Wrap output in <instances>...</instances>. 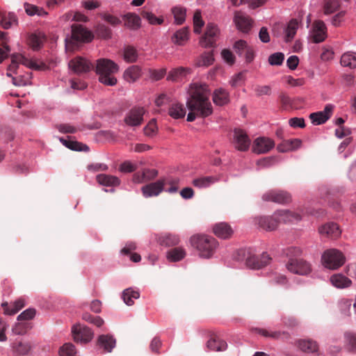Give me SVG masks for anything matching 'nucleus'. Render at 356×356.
I'll return each instance as SVG.
<instances>
[{"instance_id": "72a5a7b5", "label": "nucleus", "mask_w": 356, "mask_h": 356, "mask_svg": "<svg viewBox=\"0 0 356 356\" xmlns=\"http://www.w3.org/2000/svg\"><path fill=\"white\" fill-rule=\"evenodd\" d=\"M188 28L184 27L176 31L172 36V42L177 45H184L188 40Z\"/></svg>"}, {"instance_id": "3c124183", "label": "nucleus", "mask_w": 356, "mask_h": 356, "mask_svg": "<svg viewBox=\"0 0 356 356\" xmlns=\"http://www.w3.org/2000/svg\"><path fill=\"white\" fill-rule=\"evenodd\" d=\"M160 180H163L164 182V187L166 185H170V187L168 188H165V191L168 193H175L178 191V184H179V179H172L169 177H164L160 179Z\"/></svg>"}, {"instance_id": "338daca9", "label": "nucleus", "mask_w": 356, "mask_h": 356, "mask_svg": "<svg viewBox=\"0 0 356 356\" xmlns=\"http://www.w3.org/2000/svg\"><path fill=\"white\" fill-rule=\"evenodd\" d=\"M289 125L293 128H303L305 126V120L302 118H293L289 120Z\"/></svg>"}, {"instance_id": "864d4df0", "label": "nucleus", "mask_w": 356, "mask_h": 356, "mask_svg": "<svg viewBox=\"0 0 356 356\" xmlns=\"http://www.w3.org/2000/svg\"><path fill=\"white\" fill-rule=\"evenodd\" d=\"M60 356H76V350L75 346L71 343H65L58 351Z\"/></svg>"}, {"instance_id": "412c9836", "label": "nucleus", "mask_w": 356, "mask_h": 356, "mask_svg": "<svg viewBox=\"0 0 356 356\" xmlns=\"http://www.w3.org/2000/svg\"><path fill=\"white\" fill-rule=\"evenodd\" d=\"M333 108L332 105L327 104L323 111L310 114L312 122L316 125L325 123L331 117Z\"/></svg>"}, {"instance_id": "37998d69", "label": "nucleus", "mask_w": 356, "mask_h": 356, "mask_svg": "<svg viewBox=\"0 0 356 356\" xmlns=\"http://www.w3.org/2000/svg\"><path fill=\"white\" fill-rule=\"evenodd\" d=\"M168 113L174 119L183 118L186 115V110L181 104H172L169 108Z\"/></svg>"}, {"instance_id": "e2e57ef3", "label": "nucleus", "mask_w": 356, "mask_h": 356, "mask_svg": "<svg viewBox=\"0 0 356 356\" xmlns=\"http://www.w3.org/2000/svg\"><path fill=\"white\" fill-rule=\"evenodd\" d=\"M13 83L17 86H24L31 83V76L29 74L24 76L12 77Z\"/></svg>"}, {"instance_id": "1a4fd4ad", "label": "nucleus", "mask_w": 356, "mask_h": 356, "mask_svg": "<svg viewBox=\"0 0 356 356\" xmlns=\"http://www.w3.org/2000/svg\"><path fill=\"white\" fill-rule=\"evenodd\" d=\"M232 144L236 149L245 152L250 147V139L243 130L236 129L233 133Z\"/></svg>"}, {"instance_id": "b1692460", "label": "nucleus", "mask_w": 356, "mask_h": 356, "mask_svg": "<svg viewBox=\"0 0 356 356\" xmlns=\"http://www.w3.org/2000/svg\"><path fill=\"white\" fill-rule=\"evenodd\" d=\"M97 344L104 352L111 353L115 347L116 339L111 334H102L98 337Z\"/></svg>"}, {"instance_id": "7c9ffc66", "label": "nucleus", "mask_w": 356, "mask_h": 356, "mask_svg": "<svg viewBox=\"0 0 356 356\" xmlns=\"http://www.w3.org/2000/svg\"><path fill=\"white\" fill-rule=\"evenodd\" d=\"M213 101L218 106H223L229 101V93L223 88L216 89L213 92Z\"/></svg>"}, {"instance_id": "5fc2aeb1", "label": "nucleus", "mask_w": 356, "mask_h": 356, "mask_svg": "<svg viewBox=\"0 0 356 356\" xmlns=\"http://www.w3.org/2000/svg\"><path fill=\"white\" fill-rule=\"evenodd\" d=\"M346 348L351 352H356V334L346 332L344 335Z\"/></svg>"}, {"instance_id": "393cba45", "label": "nucleus", "mask_w": 356, "mask_h": 356, "mask_svg": "<svg viewBox=\"0 0 356 356\" xmlns=\"http://www.w3.org/2000/svg\"><path fill=\"white\" fill-rule=\"evenodd\" d=\"M213 232L218 238L226 239L232 236L234 231L227 223L218 222L213 225Z\"/></svg>"}, {"instance_id": "9b49d317", "label": "nucleus", "mask_w": 356, "mask_h": 356, "mask_svg": "<svg viewBox=\"0 0 356 356\" xmlns=\"http://www.w3.org/2000/svg\"><path fill=\"white\" fill-rule=\"evenodd\" d=\"M219 34V30L216 25L209 23L207 26L204 35L201 38L200 44L202 47L207 48L213 46Z\"/></svg>"}, {"instance_id": "a211bd4d", "label": "nucleus", "mask_w": 356, "mask_h": 356, "mask_svg": "<svg viewBox=\"0 0 356 356\" xmlns=\"http://www.w3.org/2000/svg\"><path fill=\"white\" fill-rule=\"evenodd\" d=\"M254 221L260 228L266 231L275 229L280 223L279 218L275 217V213L271 217H256Z\"/></svg>"}, {"instance_id": "473e14b6", "label": "nucleus", "mask_w": 356, "mask_h": 356, "mask_svg": "<svg viewBox=\"0 0 356 356\" xmlns=\"http://www.w3.org/2000/svg\"><path fill=\"white\" fill-rule=\"evenodd\" d=\"M255 331L259 334L267 338L274 339H284L287 337V334L285 332L273 331L270 329L266 328H256Z\"/></svg>"}, {"instance_id": "6e6d98bb", "label": "nucleus", "mask_w": 356, "mask_h": 356, "mask_svg": "<svg viewBox=\"0 0 356 356\" xmlns=\"http://www.w3.org/2000/svg\"><path fill=\"white\" fill-rule=\"evenodd\" d=\"M204 23L202 19L201 13L199 10L195 11L193 16L194 32L197 34L200 33L201 29Z\"/></svg>"}, {"instance_id": "bf43d9fd", "label": "nucleus", "mask_w": 356, "mask_h": 356, "mask_svg": "<svg viewBox=\"0 0 356 356\" xmlns=\"http://www.w3.org/2000/svg\"><path fill=\"white\" fill-rule=\"evenodd\" d=\"M35 310L32 308L27 309L22 312L17 316L18 321L26 322V321L33 318L35 316Z\"/></svg>"}, {"instance_id": "cd10ccee", "label": "nucleus", "mask_w": 356, "mask_h": 356, "mask_svg": "<svg viewBox=\"0 0 356 356\" xmlns=\"http://www.w3.org/2000/svg\"><path fill=\"white\" fill-rule=\"evenodd\" d=\"M299 21L296 19L290 20L284 27V40L286 42L292 40L299 29Z\"/></svg>"}, {"instance_id": "aec40b11", "label": "nucleus", "mask_w": 356, "mask_h": 356, "mask_svg": "<svg viewBox=\"0 0 356 356\" xmlns=\"http://www.w3.org/2000/svg\"><path fill=\"white\" fill-rule=\"evenodd\" d=\"M145 110L143 108L131 109L126 115L124 121L129 126H138L143 120Z\"/></svg>"}, {"instance_id": "052dcab7", "label": "nucleus", "mask_w": 356, "mask_h": 356, "mask_svg": "<svg viewBox=\"0 0 356 356\" xmlns=\"http://www.w3.org/2000/svg\"><path fill=\"white\" fill-rule=\"evenodd\" d=\"M249 47L246 41L239 40L234 43V49L239 56H242Z\"/></svg>"}, {"instance_id": "f257e3e1", "label": "nucleus", "mask_w": 356, "mask_h": 356, "mask_svg": "<svg viewBox=\"0 0 356 356\" xmlns=\"http://www.w3.org/2000/svg\"><path fill=\"white\" fill-rule=\"evenodd\" d=\"M209 90L206 84L193 83L188 89L186 106L190 112L187 115V121L193 122L196 117L206 118L213 112L209 101Z\"/></svg>"}, {"instance_id": "a878e982", "label": "nucleus", "mask_w": 356, "mask_h": 356, "mask_svg": "<svg viewBox=\"0 0 356 356\" xmlns=\"http://www.w3.org/2000/svg\"><path fill=\"white\" fill-rule=\"evenodd\" d=\"M220 177L217 176L199 177L192 181L193 185L197 188H206L217 183Z\"/></svg>"}, {"instance_id": "bb28decb", "label": "nucleus", "mask_w": 356, "mask_h": 356, "mask_svg": "<svg viewBox=\"0 0 356 356\" xmlns=\"http://www.w3.org/2000/svg\"><path fill=\"white\" fill-rule=\"evenodd\" d=\"M330 280L332 286L337 289L348 288L352 284L351 280L341 273L332 275Z\"/></svg>"}, {"instance_id": "c756f323", "label": "nucleus", "mask_w": 356, "mask_h": 356, "mask_svg": "<svg viewBox=\"0 0 356 356\" xmlns=\"http://www.w3.org/2000/svg\"><path fill=\"white\" fill-rule=\"evenodd\" d=\"M297 346L302 351L308 353H315L318 350L317 343L312 339H300L297 341Z\"/></svg>"}, {"instance_id": "f8f14e48", "label": "nucleus", "mask_w": 356, "mask_h": 356, "mask_svg": "<svg viewBox=\"0 0 356 356\" xmlns=\"http://www.w3.org/2000/svg\"><path fill=\"white\" fill-rule=\"evenodd\" d=\"M310 38L315 43L325 40L327 37V29L323 21H315L309 32Z\"/></svg>"}, {"instance_id": "603ef678", "label": "nucleus", "mask_w": 356, "mask_h": 356, "mask_svg": "<svg viewBox=\"0 0 356 356\" xmlns=\"http://www.w3.org/2000/svg\"><path fill=\"white\" fill-rule=\"evenodd\" d=\"M174 15L175 22L177 24H181L185 21L186 9L181 6H175L172 9Z\"/></svg>"}, {"instance_id": "a19ab883", "label": "nucleus", "mask_w": 356, "mask_h": 356, "mask_svg": "<svg viewBox=\"0 0 356 356\" xmlns=\"http://www.w3.org/2000/svg\"><path fill=\"white\" fill-rule=\"evenodd\" d=\"M44 34L38 32L31 34L29 36V44L34 50L40 49L44 41Z\"/></svg>"}, {"instance_id": "a18cd8bd", "label": "nucleus", "mask_w": 356, "mask_h": 356, "mask_svg": "<svg viewBox=\"0 0 356 356\" xmlns=\"http://www.w3.org/2000/svg\"><path fill=\"white\" fill-rule=\"evenodd\" d=\"M139 292L131 289H127L122 293L124 302L129 306L132 305L134 303V300L139 298Z\"/></svg>"}, {"instance_id": "5701e85b", "label": "nucleus", "mask_w": 356, "mask_h": 356, "mask_svg": "<svg viewBox=\"0 0 356 356\" xmlns=\"http://www.w3.org/2000/svg\"><path fill=\"white\" fill-rule=\"evenodd\" d=\"M32 348L31 341L24 339L17 341L12 345L13 352L15 356L26 355L31 352Z\"/></svg>"}, {"instance_id": "e433bc0d", "label": "nucleus", "mask_w": 356, "mask_h": 356, "mask_svg": "<svg viewBox=\"0 0 356 356\" xmlns=\"http://www.w3.org/2000/svg\"><path fill=\"white\" fill-rule=\"evenodd\" d=\"M124 26L131 29H136L140 26V18L134 13H128L122 17Z\"/></svg>"}, {"instance_id": "4be33fe9", "label": "nucleus", "mask_w": 356, "mask_h": 356, "mask_svg": "<svg viewBox=\"0 0 356 356\" xmlns=\"http://www.w3.org/2000/svg\"><path fill=\"white\" fill-rule=\"evenodd\" d=\"M142 75L143 70L141 67L134 65L128 67L124 71L122 77L126 82L133 83L139 80Z\"/></svg>"}, {"instance_id": "ea45409f", "label": "nucleus", "mask_w": 356, "mask_h": 356, "mask_svg": "<svg viewBox=\"0 0 356 356\" xmlns=\"http://www.w3.org/2000/svg\"><path fill=\"white\" fill-rule=\"evenodd\" d=\"M186 256V250L181 247L175 248L168 250L166 253L167 259L170 261H178Z\"/></svg>"}, {"instance_id": "f704fd0d", "label": "nucleus", "mask_w": 356, "mask_h": 356, "mask_svg": "<svg viewBox=\"0 0 356 356\" xmlns=\"http://www.w3.org/2000/svg\"><path fill=\"white\" fill-rule=\"evenodd\" d=\"M340 63L342 66L350 69L356 68V53L347 51L342 54Z\"/></svg>"}, {"instance_id": "8fccbe9b", "label": "nucleus", "mask_w": 356, "mask_h": 356, "mask_svg": "<svg viewBox=\"0 0 356 356\" xmlns=\"http://www.w3.org/2000/svg\"><path fill=\"white\" fill-rule=\"evenodd\" d=\"M214 58L212 52H204L203 53L197 61V65L199 67H208L213 64Z\"/></svg>"}, {"instance_id": "09e8293b", "label": "nucleus", "mask_w": 356, "mask_h": 356, "mask_svg": "<svg viewBox=\"0 0 356 356\" xmlns=\"http://www.w3.org/2000/svg\"><path fill=\"white\" fill-rule=\"evenodd\" d=\"M339 8V2L338 0H325L323 11L324 15H328L334 13Z\"/></svg>"}, {"instance_id": "ddd939ff", "label": "nucleus", "mask_w": 356, "mask_h": 356, "mask_svg": "<svg viewBox=\"0 0 356 356\" xmlns=\"http://www.w3.org/2000/svg\"><path fill=\"white\" fill-rule=\"evenodd\" d=\"M164 190V182L160 179L146 184L141 188L143 195L145 198L158 196Z\"/></svg>"}, {"instance_id": "c85d7f7f", "label": "nucleus", "mask_w": 356, "mask_h": 356, "mask_svg": "<svg viewBox=\"0 0 356 356\" xmlns=\"http://www.w3.org/2000/svg\"><path fill=\"white\" fill-rule=\"evenodd\" d=\"M302 140L298 138H293L284 141L282 144L277 145V150L280 152H286L294 151L301 147Z\"/></svg>"}, {"instance_id": "423d86ee", "label": "nucleus", "mask_w": 356, "mask_h": 356, "mask_svg": "<svg viewBox=\"0 0 356 356\" xmlns=\"http://www.w3.org/2000/svg\"><path fill=\"white\" fill-rule=\"evenodd\" d=\"M346 258L343 254L337 249L325 250L321 256L323 266L330 270H337L343 265Z\"/></svg>"}, {"instance_id": "c9c22d12", "label": "nucleus", "mask_w": 356, "mask_h": 356, "mask_svg": "<svg viewBox=\"0 0 356 356\" xmlns=\"http://www.w3.org/2000/svg\"><path fill=\"white\" fill-rule=\"evenodd\" d=\"M59 140L64 146L74 151H88L89 149L87 145L73 140L69 137L67 139L60 138Z\"/></svg>"}, {"instance_id": "49530a36", "label": "nucleus", "mask_w": 356, "mask_h": 356, "mask_svg": "<svg viewBox=\"0 0 356 356\" xmlns=\"http://www.w3.org/2000/svg\"><path fill=\"white\" fill-rule=\"evenodd\" d=\"M190 72V69L180 67L172 69L168 74V79L175 81L186 76Z\"/></svg>"}, {"instance_id": "6e6552de", "label": "nucleus", "mask_w": 356, "mask_h": 356, "mask_svg": "<svg viewBox=\"0 0 356 356\" xmlns=\"http://www.w3.org/2000/svg\"><path fill=\"white\" fill-rule=\"evenodd\" d=\"M70 70L74 73L81 74L87 73L94 69V64L86 58L76 56L68 63Z\"/></svg>"}, {"instance_id": "58836bf2", "label": "nucleus", "mask_w": 356, "mask_h": 356, "mask_svg": "<svg viewBox=\"0 0 356 356\" xmlns=\"http://www.w3.org/2000/svg\"><path fill=\"white\" fill-rule=\"evenodd\" d=\"M122 57L126 63H136L138 58V53L132 46H127L122 50Z\"/></svg>"}, {"instance_id": "9d476101", "label": "nucleus", "mask_w": 356, "mask_h": 356, "mask_svg": "<svg viewBox=\"0 0 356 356\" xmlns=\"http://www.w3.org/2000/svg\"><path fill=\"white\" fill-rule=\"evenodd\" d=\"M72 333L74 340L81 343L89 342L93 337L92 330L88 327L80 324L72 327Z\"/></svg>"}, {"instance_id": "dca6fc26", "label": "nucleus", "mask_w": 356, "mask_h": 356, "mask_svg": "<svg viewBox=\"0 0 356 356\" xmlns=\"http://www.w3.org/2000/svg\"><path fill=\"white\" fill-rule=\"evenodd\" d=\"M234 22L239 31L248 33L252 25V20L244 13L237 11L234 14Z\"/></svg>"}, {"instance_id": "7ed1b4c3", "label": "nucleus", "mask_w": 356, "mask_h": 356, "mask_svg": "<svg viewBox=\"0 0 356 356\" xmlns=\"http://www.w3.org/2000/svg\"><path fill=\"white\" fill-rule=\"evenodd\" d=\"M190 242L202 258H210L215 252L218 242L212 236L196 234L191 237Z\"/></svg>"}, {"instance_id": "13d9d810", "label": "nucleus", "mask_w": 356, "mask_h": 356, "mask_svg": "<svg viewBox=\"0 0 356 356\" xmlns=\"http://www.w3.org/2000/svg\"><path fill=\"white\" fill-rule=\"evenodd\" d=\"M284 55L281 52H276L268 57V62L271 65H281L284 61Z\"/></svg>"}, {"instance_id": "69168bd1", "label": "nucleus", "mask_w": 356, "mask_h": 356, "mask_svg": "<svg viewBox=\"0 0 356 356\" xmlns=\"http://www.w3.org/2000/svg\"><path fill=\"white\" fill-rule=\"evenodd\" d=\"M71 18H72V19H74L75 21H83V22L87 21V17L86 16H85L83 14L78 13H75L74 15H72L71 13H67V14H66L65 15H64L62 17V19H63V20H69Z\"/></svg>"}, {"instance_id": "de8ad7c7", "label": "nucleus", "mask_w": 356, "mask_h": 356, "mask_svg": "<svg viewBox=\"0 0 356 356\" xmlns=\"http://www.w3.org/2000/svg\"><path fill=\"white\" fill-rule=\"evenodd\" d=\"M31 328L29 323L18 321L13 326L12 332L15 335H23Z\"/></svg>"}, {"instance_id": "680f3d73", "label": "nucleus", "mask_w": 356, "mask_h": 356, "mask_svg": "<svg viewBox=\"0 0 356 356\" xmlns=\"http://www.w3.org/2000/svg\"><path fill=\"white\" fill-rule=\"evenodd\" d=\"M138 168L136 163H134L129 161L123 162L120 165V171L124 173H129L135 171Z\"/></svg>"}, {"instance_id": "20e7f679", "label": "nucleus", "mask_w": 356, "mask_h": 356, "mask_svg": "<svg viewBox=\"0 0 356 356\" xmlns=\"http://www.w3.org/2000/svg\"><path fill=\"white\" fill-rule=\"evenodd\" d=\"M301 254V250L296 247H291L288 249L286 255L289 257L286 264L287 270L294 274L305 275L309 274L312 268L310 264L298 257Z\"/></svg>"}, {"instance_id": "2f4dec72", "label": "nucleus", "mask_w": 356, "mask_h": 356, "mask_svg": "<svg viewBox=\"0 0 356 356\" xmlns=\"http://www.w3.org/2000/svg\"><path fill=\"white\" fill-rule=\"evenodd\" d=\"M97 182L106 186H116L120 185V181L118 177L115 176L101 174L97 176Z\"/></svg>"}, {"instance_id": "79ce46f5", "label": "nucleus", "mask_w": 356, "mask_h": 356, "mask_svg": "<svg viewBox=\"0 0 356 356\" xmlns=\"http://www.w3.org/2000/svg\"><path fill=\"white\" fill-rule=\"evenodd\" d=\"M247 252L245 249L239 250L238 254L239 256H243L242 258H238L240 261H245L247 266L252 268H260L262 265L258 261L257 259L254 256H250L247 258L245 257V252Z\"/></svg>"}, {"instance_id": "6ab92c4d", "label": "nucleus", "mask_w": 356, "mask_h": 356, "mask_svg": "<svg viewBox=\"0 0 356 356\" xmlns=\"http://www.w3.org/2000/svg\"><path fill=\"white\" fill-rule=\"evenodd\" d=\"M275 217L279 218L280 223H294L301 220L300 215L289 210H278L275 212Z\"/></svg>"}, {"instance_id": "0eeeda50", "label": "nucleus", "mask_w": 356, "mask_h": 356, "mask_svg": "<svg viewBox=\"0 0 356 356\" xmlns=\"http://www.w3.org/2000/svg\"><path fill=\"white\" fill-rule=\"evenodd\" d=\"M19 64H22L30 69H38L39 66L32 59L21 54H15L11 56V63L8 67V76H12L11 72H15Z\"/></svg>"}, {"instance_id": "f03ea898", "label": "nucleus", "mask_w": 356, "mask_h": 356, "mask_svg": "<svg viewBox=\"0 0 356 356\" xmlns=\"http://www.w3.org/2000/svg\"><path fill=\"white\" fill-rule=\"evenodd\" d=\"M94 69L101 83L108 86L116 85L117 79L114 74L119 71L120 67L114 61L108 58L97 59Z\"/></svg>"}, {"instance_id": "0e129e2a", "label": "nucleus", "mask_w": 356, "mask_h": 356, "mask_svg": "<svg viewBox=\"0 0 356 356\" xmlns=\"http://www.w3.org/2000/svg\"><path fill=\"white\" fill-rule=\"evenodd\" d=\"M179 242V238L178 236L175 234H166L163 237V243L168 246H172L178 244Z\"/></svg>"}, {"instance_id": "c03bdc74", "label": "nucleus", "mask_w": 356, "mask_h": 356, "mask_svg": "<svg viewBox=\"0 0 356 356\" xmlns=\"http://www.w3.org/2000/svg\"><path fill=\"white\" fill-rule=\"evenodd\" d=\"M207 346L210 350L224 351L227 348V343L219 339H211L207 343Z\"/></svg>"}, {"instance_id": "4d7b16f0", "label": "nucleus", "mask_w": 356, "mask_h": 356, "mask_svg": "<svg viewBox=\"0 0 356 356\" xmlns=\"http://www.w3.org/2000/svg\"><path fill=\"white\" fill-rule=\"evenodd\" d=\"M157 130L158 127L156 123V120L152 119L144 128V133L147 136L152 137L156 135Z\"/></svg>"}, {"instance_id": "f3484780", "label": "nucleus", "mask_w": 356, "mask_h": 356, "mask_svg": "<svg viewBox=\"0 0 356 356\" xmlns=\"http://www.w3.org/2000/svg\"><path fill=\"white\" fill-rule=\"evenodd\" d=\"M319 234L322 237L337 238L340 236L341 232L339 225L335 222H327L318 228Z\"/></svg>"}, {"instance_id": "4c0bfd02", "label": "nucleus", "mask_w": 356, "mask_h": 356, "mask_svg": "<svg viewBox=\"0 0 356 356\" xmlns=\"http://www.w3.org/2000/svg\"><path fill=\"white\" fill-rule=\"evenodd\" d=\"M1 306L4 308L3 313L5 314L13 315L25 306V301L24 299L20 298L10 306H8L7 303H2Z\"/></svg>"}, {"instance_id": "774afa93", "label": "nucleus", "mask_w": 356, "mask_h": 356, "mask_svg": "<svg viewBox=\"0 0 356 356\" xmlns=\"http://www.w3.org/2000/svg\"><path fill=\"white\" fill-rule=\"evenodd\" d=\"M222 59L228 64L232 65L235 58L233 54L228 49H223L221 52Z\"/></svg>"}, {"instance_id": "4468645a", "label": "nucleus", "mask_w": 356, "mask_h": 356, "mask_svg": "<svg viewBox=\"0 0 356 356\" xmlns=\"http://www.w3.org/2000/svg\"><path fill=\"white\" fill-rule=\"evenodd\" d=\"M275 146L274 141L269 138L259 137L256 138L252 145V151L256 154H265L268 152Z\"/></svg>"}, {"instance_id": "39448f33", "label": "nucleus", "mask_w": 356, "mask_h": 356, "mask_svg": "<svg viewBox=\"0 0 356 356\" xmlns=\"http://www.w3.org/2000/svg\"><path fill=\"white\" fill-rule=\"evenodd\" d=\"M71 36H67L65 42V49L67 51H74L76 48V44L78 42H88L93 38V35L81 24H74L71 26Z\"/></svg>"}, {"instance_id": "2eb2a0df", "label": "nucleus", "mask_w": 356, "mask_h": 356, "mask_svg": "<svg viewBox=\"0 0 356 356\" xmlns=\"http://www.w3.org/2000/svg\"><path fill=\"white\" fill-rule=\"evenodd\" d=\"M262 199L264 201L285 204L291 201V195L282 191H269L263 195Z\"/></svg>"}]
</instances>
